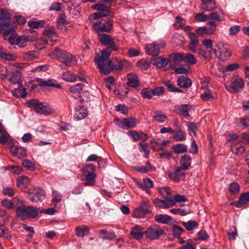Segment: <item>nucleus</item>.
I'll return each instance as SVG.
<instances>
[{"label": "nucleus", "mask_w": 249, "mask_h": 249, "mask_svg": "<svg viewBox=\"0 0 249 249\" xmlns=\"http://www.w3.org/2000/svg\"><path fill=\"white\" fill-rule=\"evenodd\" d=\"M29 199L32 202H37L44 198L45 192L40 187H33L28 190Z\"/></svg>", "instance_id": "6e6552de"}, {"label": "nucleus", "mask_w": 249, "mask_h": 249, "mask_svg": "<svg viewBox=\"0 0 249 249\" xmlns=\"http://www.w3.org/2000/svg\"><path fill=\"white\" fill-rule=\"evenodd\" d=\"M88 115V111L84 106H79L76 108L74 118L77 120H80L86 117Z\"/></svg>", "instance_id": "7c9ffc66"}, {"label": "nucleus", "mask_w": 249, "mask_h": 249, "mask_svg": "<svg viewBox=\"0 0 249 249\" xmlns=\"http://www.w3.org/2000/svg\"><path fill=\"white\" fill-rule=\"evenodd\" d=\"M21 72L18 70H16L11 73L9 78V81L13 84H21Z\"/></svg>", "instance_id": "58836bf2"}, {"label": "nucleus", "mask_w": 249, "mask_h": 249, "mask_svg": "<svg viewBox=\"0 0 249 249\" xmlns=\"http://www.w3.org/2000/svg\"><path fill=\"white\" fill-rule=\"evenodd\" d=\"M37 81L39 84V86H40V87H42L43 88L46 87H53L58 88L59 89L61 88V85H60L59 84H55L53 83V79H49L48 80H43L41 79H39Z\"/></svg>", "instance_id": "4c0bfd02"}, {"label": "nucleus", "mask_w": 249, "mask_h": 249, "mask_svg": "<svg viewBox=\"0 0 249 249\" xmlns=\"http://www.w3.org/2000/svg\"><path fill=\"white\" fill-rule=\"evenodd\" d=\"M95 170V167L91 163L88 164L83 168L82 173L86 180L84 183L85 186L92 185L94 184V178L96 177Z\"/></svg>", "instance_id": "423d86ee"}, {"label": "nucleus", "mask_w": 249, "mask_h": 249, "mask_svg": "<svg viewBox=\"0 0 249 249\" xmlns=\"http://www.w3.org/2000/svg\"><path fill=\"white\" fill-rule=\"evenodd\" d=\"M13 94L15 96L25 97L27 92L25 88L21 84H18V87L13 91Z\"/></svg>", "instance_id": "37998d69"}, {"label": "nucleus", "mask_w": 249, "mask_h": 249, "mask_svg": "<svg viewBox=\"0 0 249 249\" xmlns=\"http://www.w3.org/2000/svg\"><path fill=\"white\" fill-rule=\"evenodd\" d=\"M89 232V229L86 226H79L75 229V234L78 237L88 235Z\"/></svg>", "instance_id": "ea45409f"}, {"label": "nucleus", "mask_w": 249, "mask_h": 249, "mask_svg": "<svg viewBox=\"0 0 249 249\" xmlns=\"http://www.w3.org/2000/svg\"><path fill=\"white\" fill-rule=\"evenodd\" d=\"M160 199L158 197L152 200L153 203L156 208L166 209L174 206L175 203L174 202L172 197H162Z\"/></svg>", "instance_id": "9d476101"}, {"label": "nucleus", "mask_w": 249, "mask_h": 249, "mask_svg": "<svg viewBox=\"0 0 249 249\" xmlns=\"http://www.w3.org/2000/svg\"><path fill=\"white\" fill-rule=\"evenodd\" d=\"M172 231L175 237H179L185 231L180 226L174 225L172 227Z\"/></svg>", "instance_id": "680f3d73"}, {"label": "nucleus", "mask_w": 249, "mask_h": 249, "mask_svg": "<svg viewBox=\"0 0 249 249\" xmlns=\"http://www.w3.org/2000/svg\"><path fill=\"white\" fill-rule=\"evenodd\" d=\"M136 126V121L134 118L128 117L123 119V124L121 125L123 128H133Z\"/></svg>", "instance_id": "e433bc0d"}, {"label": "nucleus", "mask_w": 249, "mask_h": 249, "mask_svg": "<svg viewBox=\"0 0 249 249\" xmlns=\"http://www.w3.org/2000/svg\"><path fill=\"white\" fill-rule=\"evenodd\" d=\"M52 205L55 207L62 200V196L58 191H53L52 193Z\"/></svg>", "instance_id": "5fc2aeb1"}, {"label": "nucleus", "mask_w": 249, "mask_h": 249, "mask_svg": "<svg viewBox=\"0 0 249 249\" xmlns=\"http://www.w3.org/2000/svg\"><path fill=\"white\" fill-rule=\"evenodd\" d=\"M153 117L156 121L160 123H163L165 122L167 119L166 115L162 113V112H160L159 111H154Z\"/></svg>", "instance_id": "4d7b16f0"}, {"label": "nucleus", "mask_w": 249, "mask_h": 249, "mask_svg": "<svg viewBox=\"0 0 249 249\" xmlns=\"http://www.w3.org/2000/svg\"><path fill=\"white\" fill-rule=\"evenodd\" d=\"M58 36L53 27H46L44 29L43 36L37 42L42 43L43 45L47 44L53 46L57 40Z\"/></svg>", "instance_id": "20e7f679"}, {"label": "nucleus", "mask_w": 249, "mask_h": 249, "mask_svg": "<svg viewBox=\"0 0 249 249\" xmlns=\"http://www.w3.org/2000/svg\"><path fill=\"white\" fill-rule=\"evenodd\" d=\"M142 228L139 225H135L133 227L130 231L131 235L134 238L137 240L141 239L143 236L144 235V231H142Z\"/></svg>", "instance_id": "cd10ccee"}, {"label": "nucleus", "mask_w": 249, "mask_h": 249, "mask_svg": "<svg viewBox=\"0 0 249 249\" xmlns=\"http://www.w3.org/2000/svg\"><path fill=\"white\" fill-rule=\"evenodd\" d=\"M9 220V215L4 210L0 211V227L8 222Z\"/></svg>", "instance_id": "e2e57ef3"}, {"label": "nucleus", "mask_w": 249, "mask_h": 249, "mask_svg": "<svg viewBox=\"0 0 249 249\" xmlns=\"http://www.w3.org/2000/svg\"><path fill=\"white\" fill-rule=\"evenodd\" d=\"M25 207L24 201L18 198H14L13 199V209H14L18 216L21 213V211Z\"/></svg>", "instance_id": "c756f323"}, {"label": "nucleus", "mask_w": 249, "mask_h": 249, "mask_svg": "<svg viewBox=\"0 0 249 249\" xmlns=\"http://www.w3.org/2000/svg\"><path fill=\"white\" fill-rule=\"evenodd\" d=\"M158 191L162 197H172L171 189L169 187L159 188Z\"/></svg>", "instance_id": "de8ad7c7"}, {"label": "nucleus", "mask_w": 249, "mask_h": 249, "mask_svg": "<svg viewBox=\"0 0 249 249\" xmlns=\"http://www.w3.org/2000/svg\"><path fill=\"white\" fill-rule=\"evenodd\" d=\"M4 39L7 40L11 45H16L20 48H23L22 37L16 33V32L4 37Z\"/></svg>", "instance_id": "2eb2a0df"}, {"label": "nucleus", "mask_w": 249, "mask_h": 249, "mask_svg": "<svg viewBox=\"0 0 249 249\" xmlns=\"http://www.w3.org/2000/svg\"><path fill=\"white\" fill-rule=\"evenodd\" d=\"M183 62L188 63L190 65H195L196 63V60L194 54L191 53H184Z\"/></svg>", "instance_id": "49530a36"}, {"label": "nucleus", "mask_w": 249, "mask_h": 249, "mask_svg": "<svg viewBox=\"0 0 249 249\" xmlns=\"http://www.w3.org/2000/svg\"><path fill=\"white\" fill-rule=\"evenodd\" d=\"M196 20L199 22H205L208 19L219 20V16L215 12H211L209 15H205L203 12L197 13L195 16Z\"/></svg>", "instance_id": "f3484780"}, {"label": "nucleus", "mask_w": 249, "mask_h": 249, "mask_svg": "<svg viewBox=\"0 0 249 249\" xmlns=\"http://www.w3.org/2000/svg\"><path fill=\"white\" fill-rule=\"evenodd\" d=\"M229 240H234L237 235V229L235 226H231L227 233Z\"/></svg>", "instance_id": "338daca9"}, {"label": "nucleus", "mask_w": 249, "mask_h": 249, "mask_svg": "<svg viewBox=\"0 0 249 249\" xmlns=\"http://www.w3.org/2000/svg\"><path fill=\"white\" fill-rule=\"evenodd\" d=\"M16 28L11 22H1L0 23V35H2L3 38L16 32Z\"/></svg>", "instance_id": "f8f14e48"}, {"label": "nucleus", "mask_w": 249, "mask_h": 249, "mask_svg": "<svg viewBox=\"0 0 249 249\" xmlns=\"http://www.w3.org/2000/svg\"><path fill=\"white\" fill-rule=\"evenodd\" d=\"M214 46L218 49V52L219 53L218 57L221 61H225L230 58L231 53L229 49L226 47V45L219 42Z\"/></svg>", "instance_id": "ddd939ff"}, {"label": "nucleus", "mask_w": 249, "mask_h": 249, "mask_svg": "<svg viewBox=\"0 0 249 249\" xmlns=\"http://www.w3.org/2000/svg\"><path fill=\"white\" fill-rule=\"evenodd\" d=\"M200 96L202 99L204 101L208 100L213 101L214 100V97L209 89L205 90L204 93L201 94Z\"/></svg>", "instance_id": "774afa93"}, {"label": "nucleus", "mask_w": 249, "mask_h": 249, "mask_svg": "<svg viewBox=\"0 0 249 249\" xmlns=\"http://www.w3.org/2000/svg\"><path fill=\"white\" fill-rule=\"evenodd\" d=\"M188 36L190 39V41L188 44V49L192 53H196L197 51V47L199 45L198 37L193 32H189Z\"/></svg>", "instance_id": "a211bd4d"}, {"label": "nucleus", "mask_w": 249, "mask_h": 249, "mask_svg": "<svg viewBox=\"0 0 249 249\" xmlns=\"http://www.w3.org/2000/svg\"><path fill=\"white\" fill-rule=\"evenodd\" d=\"M169 142V141H161L160 140H157L156 141H155V143L156 144H158L159 147H157V146L156 145H153L152 146V148L154 150L160 151H163L164 149L166 147L167 142Z\"/></svg>", "instance_id": "c03bdc74"}, {"label": "nucleus", "mask_w": 249, "mask_h": 249, "mask_svg": "<svg viewBox=\"0 0 249 249\" xmlns=\"http://www.w3.org/2000/svg\"><path fill=\"white\" fill-rule=\"evenodd\" d=\"M192 158L189 155H184L182 156L180 160V168L183 170H187L191 166Z\"/></svg>", "instance_id": "473e14b6"}, {"label": "nucleus", "mask_w": 249, "mask_h": 249, "mask_svg": "<svg viewBox=\"0 0 249 249\" xmlns=\"http://www.w3.org/2000/svg\"><path fill=\"white\" fill-rule=\"evenodd\" d=\"M11 14L8 11L4 9L0 10V23L11 22Z\"/></svg>", "instance_id": "8fccbe9b"}, {"label": "nucleus", "mask_w": 249, "mask_h": 249, "mask_svg": "<svg viewBox=\"0 0 249 249\" xmlns=\"http://www.w3.org/2000/svg\"><path fill=\"white\" fill-rule=\"evenodd\" d=\"M39 52L36 50L28 51L22 54L23 58L27 61L33 60L37 58L39 55Z\"/></svg>", "instance_id": "79ce46f5"}, {"label": "nucleus", "mask_w": 249, "mask_h": 249, "mask_svg": "<svg viewBox=\"0 0 249 249\" xmlns=\"http://www.w3.org/2000/svg\"><path fill=\"white\" fill-rule=\"evenodd\" d=\"M221 21V19L219 17V20H213L208 22L206 25V28L208 31L209 35H213L216 30V26L219 24V22Z\"/></svg>", "instance_id": "72a5a7b5"}, {"label": "nucleus", "mask_w": 249, "mask_h": 249, "mask_svg": "<svg viewBox=\"0 0 249 249\" xmlns=\"http://www.w3.org/2000/svg\"><path fill=\"white\" fill-rule=\"evenodd\" d=\"M145 49L146 53L152 56H157L160 53L159 45L155 43L147 45Z\"/></svg>", "instance_id": "bb28decb"}, {"label": "nucleus", "mask_w": 249, "mask_h": 249, "mask_svg": "<svg viewBox=\"0 0 249 249\" xmlns=\"http://www.w3.org/2000/svg\"><path fill=\"white\" fill-rule=\"evenodd\" d=\"M154 219L158 223L163 224H171L172 220V218L170 216L166 214L156 215L155 216Z\"/></svg>", "instance_id": "c9c22d12"}, {"label": "nucleus", "mask_w": 249, "mask_h": 249, "mask_svg": "<svg viewBox=\"0 0 249 249\" xmlns=\"http://www.w3.org/2000/svg\"><path fill=\"white\" fill-rule=\"evenodd\" d=\"M181 224L188 231H192L195 228H196L198 226V223L194 220H190L187 222H183Z\"/></svg>", "instance_id": "6e6d98bb"}, {"label": "nucleus", "mask_w": 249, "mask_h": 249, "mask_svg": "<svg viewBox=\"0 0 249 249\" xmlns=\"http://www.w3.org/2000/svg\"><path fill=\"white\" fill-rule=\"evenodd\" d=\"M137 66L142 70H146L150 67V63L148 61L142 59L138 61Z\"/></svg>", "instance_id": "0e129e2a"}, {"label": "nucleus", "mask_w": 249, "mask_h": 249, "mask_svg": "<svg viewBox=\"0 0 249 249\" xmlns=\"http://www.w3.org/2000/svg\"><path fill=\"white\" fill-rule=\"evenodd\" d=\"M178 85L181 88L187 89L192 85V81L188 77L181 75L179 76L177 80Z\"/></svg>", "instance_id": "b1692460"}, {"label": "nucleus", "mask_w": 249, "mask_h": 249, "mask_svg": "<svg viewBox=\"0 0 249 249\" xmlns=\"http://www.w3.org/2000/svg\"><path fill=\"white\" fill-rule=\"evenodd\" d=\"M29 178L25 176L18 177L17 180V187L21 189H24L28 186Z\"/></svg>", "instance_id": "f704fd0d"}, {"label": "nucleus", "mask_w": 249, "mask_h": 249, "mask_svg": "<svg viewBox=\"0 0 249 249\" xmlns=\"http://www.w3.org/2000/svg\"><path fill=\"white\" fill-rule=\"evenodd\" d=\"M95 32L98 34V39L103 45L109 47L115 50L120 49L119 44L116 43L111 36L104 32L108 33L113 29V20L111 19H107V20L102 23L97 22L94 24Z\"/></svg>", "instance_id": "f257e3e1"}, {"label": "nucleus", "mask_w": 249, "mask_h": 249, "mask_svg": "<svg viewBox=\"0 0 249 249\" xmlns=\"http://www.w3.org/2000/svg\"><path fill=\"white\" fill-rule=\"evenodd\" d=\"M185 24L186 21L184 18H181L179 16H177L176 17V20L174 24V27L176 30L183 28Z\"/></svg>", "instance_id": "864d4df0"}, {"label": "nucleus", "mask_w": 249, "mask_h": 249, "mask_svg": "<svg viewBox=\"0 0 249 249\" xmlns=\"http://www.w3.org/2000/svg\"><path fill=\"white\" fill-rule=\"evenodd\" d=\"M25 32V35L21 36L23 47L26 46L28 42H33L38 36L37 32L33 29H28Z\"/></svg>", "instance_id": "4468645a"}, {"label": "nucleus", "mask_w": 249, "mask_h": 249, "mask_svg": "<svg viewBox=\"0 0 249 249\" xmlns=\"http://www.w3.org/2000/svg\"><path fill=\"white\" fill-rule=\"evenodd\" d=\"M173 149L176 154L185 153L187 151V146L181 143H178L173 146Z\"/></svg>", "instance_id": "bf43d9fd"}, {"label": "nucleus", "mask_w": 249, "mask_h": 249, "mask_svg": "<svg viewBox=\"0 0 249 249\" xmlns=\"http://www.w3.org/2000/svg\"><path fill=\"white\" fill-rule=\"evenodd\" d=\"M154 184L153 181L149 178L143 179V183H138L137 186L145 191L148 194H151V192L149 190L150 188L153 187Z\"/></svg>", "instance_id": "4be33fe9"}, {"label": "nucleus", "mask_w": 249, "mask_h": 249, "mask_svg": "<svg viewBox=\"0 0 249 249\" xmlns=\"http://www.w3.org/2000/svg\"><path fill=\"white\" fill-rule=\"evenodd\" d=\"M109 47H107L101 53V55H97L95 57L94 62L98 66L99 71L101 73L108 74L113 71L112 66V61L109 60L106 62L111 54L112 51H118Z\"/></svg>", "instance_id": "f03ea898"}, {"label": "nucleus", "mask_w": 249, "mask_h": 249, "mask_svg": "<svg viewBox=\"0 0 249 249\" xmlns=\"http://www.w3.org/2000/svg\"><path fill=\"white\" fill-rule=\"evenodd\" d=\"M183 169L178 167L174 172H170L168 175V178L174 182H179L185 178V174L182 171Z\"/></svg>", "instance_id": "dca6fc26"}, {"label": "nucleus", "mask_w": 249, "mask_h": 249, "mask_svg": "<svg viewBox=\"0 0 249 249\" xmlns=\"http://www.w3.org/2000/svg\"><path fill=\"white\" fill-rule=\"evenodd\" d=\"M173 134L174 140L177 142L182 141L186 139L185 133L181 129L174 130Z\"/></svg>", "instance_id": "603ef678"}, {"label": "nucleus", "mask_w": 249, "mask_h": 249, "mask_svg": "<svg viewBox=\"0 0 249 249\" xmlns=\"http://www.w3.org/2000/svg\"><path fill=\"white\" fill-rule=\"evenodd\" d=\"M171 56L172 57L174 62L179 63L180 62L183 61L184 53H172L171 54Z\"/></svg>", "instance_id": "69168bd1"}, {"label": "nucleus", "mask_w": 249, "mask_h": 249, "mask_svg": "<svg viewBox=\"0 0 249 249\" xmlns=\"http://www.w3.org/2000/svg\"><path fill=\"white\" fill-rule=\"evenodd\" d=\"M10 150L14 156L19 159L25 158L27 155L26 149L18 145L10 146Z\"/></svg>", "instance_id": "aec40b11"}, {"label": "nucleus", "mask_w": 249, "mask_h": 249, "mask_svg": "<svg viewBox=\"0 0 249 249\" xmlns=\"http://www.w3.org/2000/svg\"><path fill=\"white\" fill-rule=\"evenodd\" d=\"M91 8L96 10L99 11L104 14H108V16H110L111 6H107V5L103 3H96L91 6Z\"/></svg>", "instance_id": "2f4dec72"}, {"label": "nucleus", "mask_w": 249, "mask_h": 249, "mask_svg": "<svg viewBox=\"0 0 249 249\" xmlns=\"http://www.w3.org/2000/svg\"><path fill=\"white\" fill-rule=\"evenodd\" d=\"M244 81L240 77L237 76L233 79L230 86H226V89L231 93H238L243 89L244 87Z\"/></svg>", "instance_id": "9b49d317"}, {"label": "nucleus", "mask_w": 249, "mask_h": 249, "mask_svg": "<svg viewBox=\"0 0 249 249\" xmlns=\"http://www.w3.org/2000/svg\"><path fill=\"white\" fill-rule=\"evenodd\" d=\"M151 207L149 200H143L140 202L139 206L132 212V215L135 218H143L146 214L152 213Z\"/></svg>", "instance_id": "39448f33"}, {"label": "nucleus", "mask_w": 249, "mask_h": 249, "mask_svg": "<svg viewBox=\"0 0 249 249\" xmlns=\"http://www.w3.org/2000/svg\"><path fill=\"white\" fill-rule=\"evenodd\" d=\"M111 61H112V66L113 67V71L122 70L124 67L130 65L127 61L125 60H119L116 57L114 58Z\"/></svg>", "instance_id": "5701e85b"}, {"label": "nucleus", "mask_w": 249, "mask_h": 249, "mask_svg": "<svg viewBox=\"0 0 249 249\" xmlns=\"http://www.w3.org/2000/svg\"><path fill=\"white\" fill-rule=\"evenodd\" d=\"M231 151L236 155L242 154L245 151V148L240 143H232L231 145Z\"/></svg>", "instance_id": "a19ab883"}, {"label": "nucleus", "mask_w": 249, "mask_h": 249, "mask_svg": "<svg viewBox=\"0 0 249 249\" xmlns=\"http://www.w3.org/2000/svg\"><path fill=\"white\" fill-rule=\"evenodd\" d=\"M45 24L43 20L34 21L30 20L28 22V26L31 28L30 29H38L42 28Z\"/></svg>", "instance_id": "3c124183"}, {"label": "nucleus", "mask_w": 249, "mask_h": 249, "mask_svg": "<svg viewBox=\"0 0 249 249\" xmlns=\"http://www.w3.org/2000/svg\"><path fill=\"white\" fill-rule=\"evenodd\" d=\"M141 94L144 99H151L153 96L152 89L148 88L142 89Z\"/></svg>", "instance_id": "052dcab7"}, {"label": "nucleus", "mask_w": 249, "mask_h": 249, "mask_svg": "<svg viewBox=\"0 0 249 249\" xmlns=\"http://www.w3.org/2000/svg\"><path fill=\"white\" fill-rule=\"evenodd\" d=\"M127 85L134 88H140V80L134 73H130L127 75Z\"/></svg>", "instance_id": "412c9836"}, {"label": "nucleus", "mask_w": 249, "mask_h": 249, "mask_svg": "<svg viewBox=\"0 0 249 249\" xmlns=\"http://www.w3.org/2000/svg\"><path fill=\"white\" fill-rule=\"evenodd\" d=\"M163 233L164 231L156 224L152 225L144 231L145 238L150 240L159 239Z\"/></svg>", "instance_id": "0eeeda50"}, {"label": "nucleus", "mask_w": 249, "mask_h": 249, "mask_svg": "<svg viewBox=\"0 0 249 249\" xmlns=\"http://www.w3.org/2000/svg\"><path fill=\"white\" fill-rule=\"evenodd\" d=\"M51 53L61 63L60 67L62 69H65L71 67L77 62L75 57L70 53L58 48H55Z\"/></svg>", "instance_id": "7ed1b4c3"}, {"label": "nucleus", "mask_w": 249, "mask_h": 249, "mask_svg": "<svg viewBox=\"0 0 249 249\" xmlns=\"http://www.w3.org/2000/svg\"><path fill=\"white\" fill-rule=\"evenodd\" d=\"M84 84L82 83H78L76 85L71 87L69 89V91L71 93H80L83 90Z\"/></svg>", "instance_id": "13d9d810"}, {"label": "nucleus", "mask_w": 249, "mask_h": 249, "mask_svg": "<svg viewBox=\"0 0 249 249\" xmlns=\"http://www.w3.org/2000/svg\"><path fill=\"white\" fill-rule=\"evenodd\" d=\"M249 203V192L242 193L237 201H234L233 204L237 208H241Z\"/></svg>", "instance_id": "393cba45"}, {"label": "nucleus", "mask_w": 249, "mask_h": 249, "mask_svg": "<svg viewBox=\"0 0 249 249\" xmlns=\"http://www.w3.org/2000/svg\"><path fill=\"white\" fill-rule=\"evenodd\" d=\"M62 78L68 82H75L77 78V76L69 71L64 72L61 76Z\"/></svg>", "instance_id": "a18cd8bd"}, {"label": "nucleus", "mask_w": 249, "mask_h": 249, "mask_svg": "<svg viewBox=\"0 0 249 249\" xmlns=\"http://www.w3.org/2000/svg\"><path fill=\"white\" fill-rule=\"evenodd\" d=\"M201 9L206 11H211L216 8L215 0H201Z\"/></svg>", "instance_id": "a878e982"}, {"label": "nucleus", "mask_w": 249, "mask_h": 249, "mask_svg": "<svg viewBox=\"0 0 249 249\" xmlns=\"http://www.w3.org/2000/svg\"><path fill=\"white\" fill-rule=\"evenodd\" d=\"M188 105L187 104H183L182 105H177L175 106L174 112L177 114L182 116L184 118L189 116L188 110Z\"/></svg>", "instance_id": "c85d7f7f"}, {"label": "nucleus", "mask_w": 249, "mask_h": 249, "mask_svg": "<svg viewBox=\"0 0 249 249\" xmlns=\"http://www.w3.org/2000/svg\"><path fill=\"white\" fill-rule=\"evenodd\" d=\"M101 236V238L103 239H109L113 240L115 237V235L114 232H108L106 230H101L99 231Z\"/></svg>", "instance_id": "09e8293b"}, {"label": "nucleus", "mask_w": 249, "mask_h": 249, "mask_svg": "<svg viewBox=\"0 0 249 249\" xmlns=\"http://www.w3.org/2000/svg\"><path fill=\"white\" fill-rule=\"evenodd\" d=\"M39 209L33 206H27L21 211L19 216H26L29 217L35 218L38 214Z\"/></svg>", "instance_id": "6ab92c4d"}, {"label": "nucleus", "mask_w": 249, "mask_h": 249, "mask_svg": "<svg viewBox=\"0 0 249 249\" xmlns=\"http://www.w3.org/2000/svg\"><path fill=\"white\" fill-rule=\"evenodd\" d=\"M27 103L28 107H34L37 113L49 115L51 113V111L50 109H48L43 103H39L36 99H31Z\"/></svg>", "instance_id": "1a4fd4ad"}]
</instances>
